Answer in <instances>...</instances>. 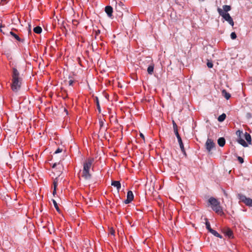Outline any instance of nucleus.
I'll return each mask as SVG.
<instances>
[{"label":"nucleus","mask_w":252,"mask_h":252,"mask_svg":"<svg viewBox=\"0 0 252 252\" xmlns=\"http://www.w3.org/2000/svg\"><path fill=\"white\" fill-rule=\"evenodd\" d=\"M22 78L16 66L12 68V83L11 88L14 92H17L21 88Z\"/></svg>","instance_id":"1"},{"label":"nucleus","mask_w":252,"mask_h":252,"mask_svg":"<svg viewBox=\"0 0 252 252\" xmlns=\"http://www.w3.org/2000/svg\"><path fill=\"white\" fill-rule=\"evenodd\" d=\"M94 162L93 158H87L83 162V168L82 172V177L86 180H90L92 178L91 169H93V164Z\"/></svg>","instance_id":"2"},{"label":"nucleus","mask_w":252,"mask_h":252,"mask_svg":"<svg viewBox=\"0 0 252 252\" xmlns=\"http://www.w3.org/2000/svg\"><path fill=\"white\" fill-rule=\"evenodd\" d=\"M208 202L212 206V209L216 213H219L222 212L220 202L216 198L213 197H210L208 200Z\"/></svg>","instance_id":"3"},{"label":"nucleus","mask_w":252,"mask_h":252,"mask_svg":"<svg viewBox=\"0 0 252 252\" xmlns=\"http://www.w3.org/2000/svg\"><path fill=\"white\" fill-rule=\"evenodd\" d=\"M218 11L219 14L223 18H224L226 21H227L231 26H233V20L229 13L224 12L222 9L220 8H218Z\"/></svg>","instance_id":"4"},{"label":"nucleus","mask_w":252,"mask_h":252,"mask_svg":"<svg viewBox=\"0 0 252 252\" xmlns=\"http://www.w3.org/2000/svg\"><path fill=\"white\" fill-rule=\"evenodd\" d=\"M238 198L247 206L252 207V199L240 193L238 194Z\"/></svg>","instance_id":"5"},{"label":"nucleus","mask_w":252,"mask_h":252,"mask_svg":"<svg viewBox=\"0 0 252 252\" xmlns=\"http://www.w3.org/2000/svg\"><path fill=\"white\" fill-rule=\"evenodd\" d=\"M215 143L211 139H208L206 143V148L208 152H210L212 149L215 147Z\"/></svg>","instance_id":"6"},{"label":"nucleus","mask_w":252,"mask_h":252,"mask_svg":"<svg viewBox=\"0 0 252 252\" xmlns=\"http://www.w3.org/2000/svg\"><path fill=\"white\" fill-rule=\"evenodd\" d=\"M175 134L176 135V136L177 138L178 141L179 142L180 147L181 148L182 152L184 153V154L185 155H186V153L185 150V148L184 147L183 143L182 142L181 136H180L178 132H177V133H175Z\"/></svg>","instance_id":"7"},{"label":"nucleus","mask_w":252,"mask_h":252,"mask_svg":"<svg viewBox=\"0 0 252 252\" xmlns=\"http://www.w3.org/2000/svg\"><path fill=\"white\" fill-rule=\"evenodd\" d=\"M134 198L133 194L130 190L128 191L127 193L126 199L124 201L125 204L129 203Z\"/></svg>","instance_id":"8"},{"label":"nucleus","mask_w":252,"mask_h":252,"mask_svg":"<svg viewBox=\"0 0 252 252\" xmlns=\"http://www.w3.org/2000/svg\"><path fill=\"white\" fill-rule=\"evenodd\" d=\"M105 11L109 17L112 16L113 8L111 6H106L105 7Z\"/></svg>","instance_id":"9"},{"label":"nucleus","mask_w":252,"mask_h":252,"mask_svg":"<svg viewBox=\"0 0 252 252\" xmlns=\"http://www.w3.org/2000/svg\"><path fill=\"white\" fill-rule=\"evenodd\" d=\"M9 33L11 36H12L17 41L21 42H24V41H25L24 39L21 38L17 34L14 33L12 31L10 32Z\"/></svg>","instance_id":"10"},{"label":"nucleus","mask_w":252,"mask_h":252,"mask_svg":"<svg viewBox=\"0 0 252 252\" xmlns=\"http://www.w3.org/2000/svg\"><path fill=\"white\" fill-rule=\"evenodd\" d=\"M111 185L116 187L117 188L118 191H119L121 187V183L119 181H112L111 183Z\"/></svg>","instance_id":"11"},{"label":"nucleus","mask_w":252,"mask_h":252,"mask_svg":"<svg viewBox=\"0 0 252 252\" xmlns=\"http://www.w3.org/2000/svg\"><path fill=\"white\" fill-rule=\"evenodd\" d=\"M122 4V2H119L118 3H117L115 7V10L117 12V16L119 17H122L123 16V12L122 10H118L119 6H121V4Z\"/></svg>","instance_id":"12"},{"label":"nucleus","mask_w":252,"mask_h":252,"mask_svg":"<svg viewBox=\"0 0 252 252\" xmlns=\"http://www.w3.org/2000/svg\"><path fill=\"white\" fill-rule=\"evenodd\" d=\"M218 144L220 147H223L225 144V140L223 137H220L218 140Z\"/></svg>","instance_id":"13"},{"label":"nucleus","mask_w":252,"mask_h":252,"mask_svg":"<svg viewBox=\"0 0 252 252\" xmlns=\"http://www.w3.org/2000/svg\"><path fill=\"white\" fill-rule=\"evenodd\" d=\"M154 64L153 63H151V64L149 65V66L147 68L148 73L150 75L153 74V73L154 72Z\"/></svg>","instance_id":"14"},{"label":"nucleus","mask_w":252,"mask_h":252,"mask_svg":"<svg viewBox=\"0 0 252 252\" xmlns=\"http://www.w3.org/2000/svg\"><path fill=\"white\" fill-rule=\"evenodd\" d=\"M222 95L227 99H229L231 97V95L229 93H227L226 90H223L222 91Z\"/></svg>","instance_id":"15"},{"label":"nucleus","mask_w":252,"mask_h":252,"mask_svg":"<svg viewBox=\"0 0 252 252\" xmlns=\"http://www.w3.org/2000/svg\"><path fill=\"white\" fill-rule=\"evenodd\" d=\"M238 142L239 144H240L241 145H242L243 146L245 147H246L248 146V144L247 143L245 142V141L241 138V137H239V139H238Z\"/></svg>","instance_id":"16"},{"label":"nucleus","mask_w":252,"mask_h":252,"mask_svg":"<svg viewBox=\"0 0 252 252\" xmlns=\"http://www.w3.org/2000/svg\"><path fill=\"white\" fill-rule=\"evenodd\" d=\"M245 138L248 143H249V144L251 143L252 138L249 133L245 132Z\"/></svg>","instance_id":"17"},{"label":"nucleus","mask_w":252,"mask_h":252,"mask_svg":"<svg viewBox=\"0 0 252 252\" xmlns=\"http://www.w3.org/2000/svg\"><path fill=\"white\" fill-rule=\"evenodd\" d=\"M210 232L214 236H215L218 238H222L221 235H220L219 233H218L217 231H216V230H215L213 229L212 230H211Z\"/></svg>","instance_id":"18"},{"label":"nucleus","mask_w":252,"mask_h":252,"mask_svg":"<svg viewBox=\"0 0 252 252\" xmlns=\"http://www.w3.org/2000/svg\"><path fill=\"white\" fill-rule=\"evenodd\" d=\"M226 115L224 113L222 114L220 116H219L218 118V120L220 122H223L226 118Z\"/></svg>","instance_id":"19"},{"label":"nucleus","mask_w":252,"mask_h":252,"mask_svg":"<svg viewBox=\"0 0 252 252\" xmlns=\"http://www.w3.org/2000/svg\"><path fill=\"white\" fill-rule=\"evenodd\" d=\"M33 32L37 34H39L42 32V28L39 26H37L33 29Z\"/></svg>","instance_id":"20"},{"label":"nucleus","mask_w":252,"mask_h":252,"mask_svg":"<svg viewBox=\"0 0 252 252\" xmlns=\"http://www.w3.org/2000/svg\"><path fill=\"white\" fill-rule=\"evenodd\" d=\"M225 233L226 235H227L229 238H231L233 236L232 231L230 229H227L225 231Z\"/></svg>","instance_id":"21"},{"label":"nucleus","mask_w":252,"mask_h":252,"mask_svg":"<svg viewBox=\"0 0 252 252\" xmlns=\"http://www.w3.org/2000/svg\"><path fill=\"white\" fill-rule=\"evenodd\" d=\"M231 10V7L229 5H224L223 6V11L226 13Z\"/></svg>","instance_id":"22"},{"label":"nucleus","mask_w":252,"mask_h":252,"mask_svg":"<svg viewBox=\"0 0 252 252\" xmlns=\"http://www.w3.org/2000/svg\"><path fill=\"white\" fill-rule=\"evenodd\" d=\"M95 102H96V106H97V109L98 110L99 113H100L101 112V109H100V104H99V100H98V97H95Z\"/></svg>","instance_id":"23"},{"label":"nucleus","mask_w":252,"mask_h":252,"mask_svg":"<svg viewBox=\"0 0 252 252\" xmlns=\"http://www.w3.org/2000/svg\"><path fill=\"white\" fill-rule=\"evenodd\" d=\"M205 220H206V222H205V224H206V228L208 229V230L210 232L211 231V230H212V229L211 228V226H210V222L208 221V220L207 219H205Z\"/></svg>","instance_id":"24"},{"label":"nucleus","mask_w":252,"mask_h":252,"mask_svg":"<svg viewBox=\"0 0 252 252\" xmlns=\"http://www.w3.org/2000/svg\"><path fill=\"white\" fill-rule=\"evenodd\" d=\"M52 201H53V203L54 204V207H55L56 210L58 212H60V210L59 209V206L58 205V204H57V202L54 199H53Z\"/></svg>","instance_id":"25"},{"label":"nucleus","mask_w":252,"mask_h":252,"mask_svg":"<svg viewBox=\"0 0 252 252\" xmlns=\"http://www.w3.org/2000/svg\"><path fill=\"white\" fill-rule=\"evenodd\" d=\"M173 129L175 134L177 133V132H178V128H177V125L175 123V122L173 121Z\"/></svg>","instance_id":"26"},{"label":"nucleus","mask_w":252,"mask_h":252,"mask_svg":"<svg viewBox=\"0 0 252 252\" xmlns=\"http://www.w3.org/2000/svg\"><path fill=\"white\" fill-rule=\"evenodd\" d=\"M53 185H54V189H57V186H58V180L57 178H56L53 182Z\"/></svg>","instance_id":"27"},{"label":"nucleus","mask_w":252,"mask_h":252,"mask_svg":"<svg viewBox=\"0 0 252 252\" xmlns=\"http://www.w3.org/2000/svg\"><path fill=\"white\" fill-rule=\"evenodd\" d=\"M230 37L232 39H235L237 37V35H236V34L235 33V32H232L231 34H230Z\"/></svg>","instance_id":"28"},{"label":"nucleus","mask_w":252,"mask_h":252,"mask_svg":"<svg viewBox=\"0 0 252 252\" xmlns=\"http://www.w3.org/2000/svg\"><path fill=\"white\" fill-rule=\"evenodd\" d=\"M207 65L208 66V68H212L213 66V63H212V62H210V61H208L207 63Z\"/></svg>","instance_id":"29"},{"label":"nucleus","mask_w":252,"mask_h":252,"mask_svg":"<svg viewBox=\"0 0 252 252\" xmlns=\"http://www.w3.org/2000/svg\"><path fill=\"white\" fill-rule=\"evenodd\" d=\"M237 159L240 163H243L244 162V159L241 157H238Z\"/></svg>","instance_id":"30"},{"label":"nucleus","mask_w":252,"mask_h":252,"mask_svg":"<svg viewBox=\"0 0 252 252\" xmlns=\"http://www.w3.org/2000/svg\"><path fill=\"white\" fill-rule=\"evenodd\" d=\"M243 133V132L240 130H238L236 131V134L238 135L239 137H241V135Z\"/></svg>","instance_id":"31"},{"label":"nucleus","mask_w":252,"mask_h":252,"mask_svg":"<svg viewBox=\"0 0 252 252\" xmlns=\"http://www.w3.org/2000/svg\"><path fill=\"white\" fill-rule=\"evenodd\" d=\"M100 31L99 30H97L96 31H95V38L96 39V37L100 34Z\"/></svg>","instance_id":"32"},{"label":"nucleus","mask_w":252,"mask_h":252,"mask_svg":"<svg viewBox=\"0 0 252 252\" xmlns=\"http://www.w3.org/2000/svg\"><path fill=\"white\" fill-rule=\"evenodd\" d=\"M109 233L113 235H114L115 230L113 228H111L109 230Z\"/></svg>","instance_id":"33"},{"label":"nucleus","mask_w":252,"mask_h":252,"mask_svg":"<svg viewBox=\"0 0 252 252\" xmlns=\"http://www.w3.org/2000/svg\"><path fill=\"white\" fill-rule=\"evenodd\" d=\"M78 22L77 20H72V24L74 25L77 26L78 24Z\"/></svg>","instance_id":"34"},{"label":"nucleus","mask_w":252,"mask_h":252,"mask_svg":"<svg viewBox=\"0 0 252 252\" xmlns=\"http://www.w3.org/2000/svg\"><path fill=\"white\" fill-rule=\"evenodd\" d=\"M63 151V149H60V148H58L55 152V154H58V153H61Z\"/></svg>","instance_id":"35"},{"label":"nucleus","mask_w":252,"mask_h":252,"mask_svg":"<svg viewBox=\"0 0 252 252\" xmlns=\"http://www.w3.org/2000/svg\"><path fill=\"white\" fill-rule=\"evenodd\" d=\"M74 82V81L72 80H70L69 81H68V84L69 86H72L73 85V83Z\"/></svg>","instance_id":"36"},{"label":"nucleus","mask_w":252,"mask_h":252,"mask_svg":"<svg viewBox=\"0 0 252 252\" xmlns=\"http://www.w3.org/2000/svg\"><path fill=\"white\" fill-rule=\"evenodd\" d=\"M57 165H59V166H60V163H54V164H53V165L52 168H55V167H56Z\"/></svg>","instance_id":"37"},{"label":"nucleus","mask_w":252,"mask_h":252,"mask_svg":"<svg viewBox=\"0 0 252 252\" xmlns=\"http://www.w3.org/2000/svg\"><path fill=\"white\" fill-rule=\"evenodd\" d=\"M122 5H123V4L122 3L121 4V6H119L118 10H124V8L122 7Z\"/></svg>","instance_id":"38"},{"label":"nucleus","mask_w":252,"mask_h":252,"mask_svg":"<svg viewBox=\"0 0 252 252\" xmlns=\"http://www.w3.org/2000/svg\"><path fill=\"white\" fill-rule=\"evenodd\" d=\"M99 124H100V127H102L103 126V122L102 121H101L99 122Z\"/></svg>","instance_id":"39"},{"label":"nucleus","mask_w":252,"mask_h":252,"mask_svg":"<svg viewBox=\"0 0 252 252\" xmlns=\"http://www.w3.org/2000/svg\"><path fill=\"white\" fill-rule=\"evenodd\" d=\"M56 191H57V189L55 190V189H54L53 191V194L54 196H55V195L56 194Z\"/></svg>","instance_id":"40"},{"label":"nucleus","mask_w":252,"mask_h":252,"mask_svg":"<svg viewBox=\"0 0 252 252\" xmlns=\"http://www.w3.org/2000/svg\"><path fill=\"white\" fill-rule=\"evenodd\" d=\"M140 136L142 138V139H143V140H145L144 136V135H143L142 133H140Z\"/></svg>","instance_id":"41"},{"label":"nucleus","mask_w":252,"mask_h":252,"mask_svg":"<svg viewBox=\"0 0 252 252\" xmlns=\"http://www.w3.org/2000/svg\"><path fill=\"white\" fill-rule=\"evenodd\" d=\"M29 32H31V26L30 24H29Z\"/></svg>","instance_id":"42"},{"label":"nucleus","mask_w":252,"mask_h":252,"mask_svg":"<svg viewBox=\"0 0 252 252\" xmlns=\"http://www.w3.org/2000/svg\"><path fill=\"white\" fill-rule=\"evenodd\" d=\"M3 26L2 25H1L0 27V32H2V30H1V28L3 27Z\"/></svg>","instance_id":"43"},{"label":"nucleus","mask_w":252,"mask_h":252,"mask_svg":"<svg viewBox=\"0 0 252 252\" xmlns=\"http://www.w3.org/2000/svg\"><path fill=\"white\" fill-rule=\"evenodd\" d=\"M64 111L66 112V114H68V111L66 109H64Z\"/></svg>","instance_id":"44"},{"label":"nucleus","mask_w":252,"mask_h":252,"mask_svg":"<svg viewBox=\"0 0 252 252\" xmlns=\"http://www.w3.org/2000/svg\"><path fill=\"white\" fill-rule=\"evenodd\" d=\"M147 58L149 60V61H151V60H150V58H149V57H147Z\"/></svg>","instance_id":"45"},{"label":"nucleus","mask_w":252,"mask_h":252,"mask_svg":"<svg viewBox=\"0 0 252 252\" xmlns=\"http://www.w3.org/2000/svg\"><path fill=\"white\" fill-rule=\"evenodd\" d=\"M199 1H204L205 0H199Z\"/></svg>","instance_id":"46"}]
</instances>
